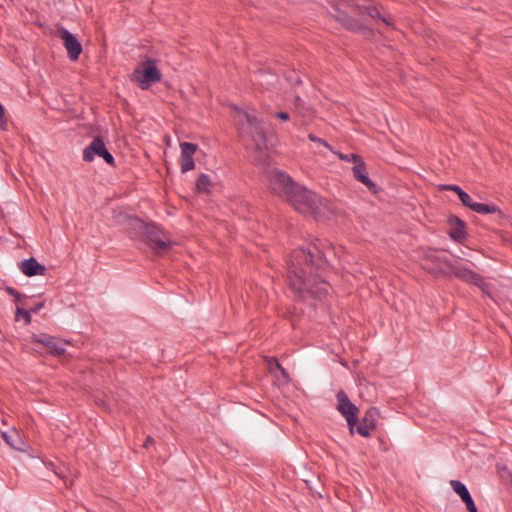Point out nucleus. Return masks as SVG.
Here are the masks:
<instances>
[{"label":"nucleus","instance_id":"obj_1","mask_svg":"<svg viewBox=\"0 0 512 512\" xmlns=\"http://www.w3.org/2000/svg\"><path fill=\"white\" fill-rule=\"evenodd\" d=\"M328 268L329 262L319 241L306 248L294 249L287 260V281L291 291L302 301H322L330 288L325 278Z\"/></svg>","mask_w":512,"mask_h":512},{"label":"nucleus","instance_id":"obj_2","mask_svg":"<svg viewBox=\"0 0 512 512\" xmlns=\"http://www.w3.org/2000/svg\"><path fill=\"white\" fill-rule=\"evenodd\" d=\"M236 111L243 117L239 122V131L242 135H247L255 143L254 161L266 165L268 163V154L265 151L267 135L264 129L263 121L256 114L236 108Z\"/></svg>","mask_w":512,"mask_h":512},{"label":"nucleus","instance_id":"obj_3","mask_svg":"<svg viewBox=\"0 0 512 512\" xmlns=\"http://www.w3.org/2000/svg\"><path fill=\"white\" fill-rule=\"evenodd\" d=\"M285 200L303 214L316 215L321 204V199L317 194L298 183Z\"/></svg>","mask_w":512,"mask_h":512},{"label":"nucleus","instance_id":"obj_4","mask_svg":"<svg viewBox=\"0 0 512 512\" xmlns=\"http://www.w3.org/2000/svg\"><path fill=\"white\" fill-rule=\"evenodd\" d=\"M334 18L337 22H339L344 28L349 31L360 33L365 38H370L374 35V31L372 28L368 26V22L366 18H356L351 16L346 11L337 9Z\"/></svg>","mask_w":512,"mask_h":512},{"label":"nucleus","instance_id":"obj_5","mask_svg":"<svg viewBox=\"0 0 512 512\" xmlns=\"http://www.w3.org/2000/svg\"><path fill=\"white\" fill-rule=\"evenodd\" d=\"M162 74L157 66H137L130 75V81L141 90H148L153 84L161 81Z\"/></svg>","mask_w":512,"mask_h":512},{"label":"nucleus","instance_id":"obj_6","mask_svg":"<svg viewBox=\"0 0 512 512\" xmlns=\"http://www.w3.org/2000/svg\"><path fill=\"white\" fill-rule=\"evenodd\" d=\"M268 180L271 191L284 200L297 184L290 175L281 170L271 171Z\"/></svg>","mask_w":512,"mask_h":512},{"label":"nucleus","instance_id":"obj_7","mask_svg":"<svg viewBox=\"0 0 512 512\" xmlns=\"http://www.w3.org/2000/svg\"><path fill=\"white\" fill-rule=\"evenodd\" d=\"M337 398V410L341 413V415L346 419L349 431L351 434L354 433L355 425L358 422L357 414L359 409L355 404H353L347 394L340 390L336 394Z\"/></svg>","mask_w":512,"mask_h":512},{"label":"nucleus","instance_id":"obj_8","mask_svg":"<svg viewBox=\"0 0 512 512\" xmlns=\"http://www.w3.org/2000/svg\"><path fill=\"white\" fill-rule=\"evenodd\" d=\"M161 233V230L154 224L144 225L143 234L147 245L158 255L163 254L172 246L171 241L161 238Z\"/></svg>","mask_w":512,"mask_h":512},{"label":"nucleus","instance_id":"obj_9","mask_svg":"<svg viewBox=\"0 0 512 512\" xmlns=\"http://www.w3.org/2000/svg\"><path fill=\"white\" fill-rule=\"evenodd\" d=\"M95 156L101 157L109 165H114V157L106 148L101 137H95L83 150V161L92 162Z\"/></svg>","mask_w":512,"mask_h":512},{"label":"nucleus","instance_id":"obj_10","mask_svg":"<svg viewBox=\"0 0 512 512\" xmlns=\"http://www.w3.org/2000/svg\"><path fill=\"white\" fill-rule=\"evenodd\" d=\"M32 342L43 345L51 355L60 356L65 353V344L48 334L33 335Z\"/></svg>","mask_w":512,"mask_h":512},{"label":"nucleus","instance_id":"obj_11","mask_svg":"<svg viewBox=\"0 0 512 512\" xmlns=\"http://www.w3.org/2000/svg\"><path fill=\"white\" fill-rule=\"evenodd\" d=\"M60 38L63 40L64 46L67 50L68 57L71 61H77L80 54L82 53V45L67 29L62 28L60 31Z\"/></svg>","mask_w":512,"mask_h":512},{"label":"nucleus","instance_id":"obj_12","mask_svg":"<svg viewBox=\"0 0 512 512\" xmlns=\"http://www.w3.org/2000/svg\"><path fill=\"white\" fill-rule=\"evenodd\" d=\"M447 268H449L452 274L458 279L474 284L476 278H478L479 274L474 272L473 270L461 265L458 261L456 262H448Z\"/></svg>","mask_w":512,"mask_h":512},{"label":"nucleus","instance_id":"obj_13","mask_svg":"<svg viewBox=\"0 0 512 512\" xmlns=\"http://www.w3.org/2000/svg\"><path fill=\"white\" fill-rule=\"evenodd\" d=\"M450 485L454 492L457 493L465 503L467 510L469 512H477V507L466 485L459 480H452Z\"/></svg>","mask_w":512,"mask_h":512},{"label":"nucleus","instance_id":"obj_14","mask_svg":"<svg viewBox=\"0 0 512 512\" xmlns=\"http://www.w3.org/2000/svg\"><path fill=\"white\" fill-rule=\"evenodd\" d=\"M19 267L21 272L28 277L44 275L46 272V267L40 264L34 257L23 260L20 262Z\"/></svg>","mask_w":512,"mask_h":512},{"label":"nucleus","instance_id":"obj_15","mask_svg":"<svg viewBox=\"0 0 512 512\" xmlns=\"http://www.w3.org/2000/svg\"><path fill=\"white\" fill-rule=\"evenodd\" d=\"M352 171L357 181L365 185L370 191H376V184L369 178L366 165L362 159L353 165Z\"/></svg>","mask_w":512,"mask_h":512},{"label":"nucleus","instance_id":"obj_16","mask_svg":"<svg viewBox=\"0 0 512 512\" xmlns=\"http://www.w3.org/2000/svg\"><path fill=\"white\" fill-rule=\"evenodd\" d=\"M472 211L479 214H495L499 219L504 218V213L495 204L478 203L473 201L469 207Z\"/></svg>","mask_w":512,"mask_h":512},{"label":"nucleus","instance_id":"obj_17","mask_svg":"<svg viewBox=\"0 0 512 512\" xmlns=\"http://www.w3.org/2000/svg\"><path fill=\"white\" fill-rule=\"evenodd\" d=\"M449 223L453 228L449 232L452 240L460 242L466 237L465 223L458 217L453 216L449 218Z\"/></svg>","mask_w":512,"mask_h":512},{"label":"nucleus","instance_id":"obj_18","mask_svg":"<svg viewBox=\"0 0 512 512\" xmlns=\"http://www.w3.org/2000/svg\"><path fill=\"white\" fill-rule=\"evenodd\" d=\"M351 12L357 16L365 18L366 16L371 19H380L381 13L375 6H364L358 4H350Z\"/></svg>","mask_w":512,"mask_h":512},{"label":"nucleus","instance_id":"obj_19","mask_svg":"<svg viewBox=\"0 0 512 512\" xmlns=\"http://www.w3.org/2000/svg\"><path fill=\"white\" fill-rule=\"evenodd\" d=\"M441 189L456 192L461 203L468 208L470 207L471 203L473 202V199L471 198V196L468 193H466L464 190H462L461 187L458 185L446 184V185H442Z\"/></svg>","mask_w":512,"mask_h":512},{"label":"nucleus","instance_id":"obj_20","mask_svg":"<svg viewBox=\"0 0 512 512\" xmlns=\"http://www.w3.org/2000/svg\"><path fill=\"white\" fill-rule=\"evenodd\" d=\"M376 427V423H373V421L368 422L367 417H363L361 421L358 420L357 424L354 428V433H358L359 435L363 437H368L371 434V431L374 430Z\"/></svg>","mask_w":512,"mask_h":512},{"label":"nucleus","instance_id":"obj_21","mask_svg":"<svg viewBox=\"0 0 512 512\" xmlns=\"http://www.w3.org/2000/svg\"><path fill=\"white\" fill-rule=\"evenodd\" d=\"M1 436H2L3 440L5 441V443L7 445H9L11 448L16 449V450L21 449L20 448L21 440H20L19 434L17 433V431L15 429H12L11 431H3L1 433Z\"/></svg>","mask_w":512,"mask_h":512},{"label":"nucleus","instance_id":"obj_22","mask_svg":"<svg viewBox=\"0 0 512 512\" xmlns=\"http://www.w3.org/2000/svg\"><path fill=\"white\" fill-rule=\"evenodd\" d=\"M473 285L477 286L485 295L492 298L494 293V286L491 283L486 282L483 276L479 274Z\"/></svg>","mask_w":512,"mask_h":512},{"label":"nucleus","instance_id":"obj_23","mask_svg":"<svg viewBox=\"0 0 512 512\" xmlns=\"http://www.w3.org/2000/svg\"><path fill=\"white\" fill-rule=\"evenodd\" d=\"M210 184L211 182L208 175L202 173L196 180V190L198 192H209Z\"/></svg>","mask_w":512,"mask_h":512},{"label":"nucleus","instance_id":"obj_24","mask_svg":"<svg viewBox=\"0 0 512 512\" xmlns=\"http://www.w3.org/2000/svg\"><path fill=\"white\" fill-rule=\"evenodd\" d=\"M31 313V310H26L17 306L15 312V320L18 321L20 318H23L25 325H29L32 320Z\"/></svg>","mask_w":512,"mask_h":512},{"label":"nucleus","instance_id":"obj_25","mask_svg":"<svg viewBox=\"0 0 512 512\" xmlns=\"http://www.w3.org/2000/svg\"><path fill=\"white\" fill-rule=\"evenodd\" d=\"M181 155L182 156H193L197 150V145L190 142L180 143Z\"/></svg>","mask_w":512,"mask_h":512},{"label":"nucleus","instance_id":"obj_26","mask_svg":"<svg viewBox=\"0 0 512 512\" xmlns=\"http://www.w3.org/2000/svg\"><path fill=\"white\" fill-rule=\"evenodd\" d=\"M333 154L337 155L339 159L343 160V161H346V162H353V165H355L358 161L361 160V157L358 156L357 154H343L339 151H334L332 149L331 151Z\"/></svg>","mask_w":512,"mask_h":512},{"label":"nucleus","instance_id":"obj_27","mask_svg":"<svg viewBox=\"0 0 512 512\" xmlns=\"http://www.w3.org/2000/svg\"><path fill=\"white\" fill-rule=\"evenodd\" d=\"M195 166L193 156H182L181 155V171L186 173L192 170Z\"/></svg>","mask_w":512,"mask_h":512},{"label":"nucleus","instance_id":"obj_28","mask_svg":"<svg viewBox=\"0 0 512 512\" xmlns=\"http://www.w3.org/2000/svg\"><path fill=\"white\" fill-rule=\"evenodd\" d=\"M428 258L432 261H435L436 263L443 264L447 267L448 262H455L454 260L449 259L445 255L438 254V253H431L428 255Z\"/></svg>","mask_w":512,"mask_h":512},{"label":"nucleus","instance_id":"obj_29","mask_svg":"<svg viewBox=\"0 0 512 512\" xmlns=\"http://www.w3.org/2000/svg\"><path fill=\"white\" fill-rule=\"evenodd\" d=\"M308 139L311 141V142H314V143H317L319 145H322L324 146L325 148H327L328 150L332 151V146L327 142L325 141L324 139L310 133L308 134Z\"/></svg>","mask_w":512,"mask_h":512},{"label":"nucleus","instance_id":"obj_30","mask_svg":"<svg viewBox=\"0 0 512 512\" xmlns=\"http://www.w3.org/2000/svg\"><path fill=\"white\" fill-rule=\"evenodd\" d=\"M5 291L14 298V302L17 304L20 303L21 299L23 298V295L13 287L7 286Z\"/></svg>","mask_w":512,"mask_h":512},{"label":"nucleus","instance_id":"obj_31","mask_svg":"<svg viewBox=\"0 0 512 512\" xmlns=\"http://www.w3.org/2000/svg\"><path fill=\"white\" fill-rule=\"evenodd\" d=\"M378 416V410L374 407L367 410L364 417L368 418V422L373 421V423H376V419Z\"/></svg>","mask_w":512,"mask_h":512},{"label":"nucleus","instance_id":"obj_32","mask_svg":"<svg viewBox=\"0 0 512 512\" xmlns=\"http://www.w3.org/2000/svg\"><path fill=\"white\" fill-rule=\"evenodd\" d=\"M8 123L7 119L4 116V109L2 104L0 103V129L7 130Z\"/></svg>","mask_w":512,"mask_h":512},{"label":"nucleus","instance_id":"obj_33","mask_svg":"<svg viewBox=\"0 0 512 512\" xmlns=\"http://www.w3.org/2000/svg\"><path fill=\"white\" fill-rule=\"evenodd\" d=\"M272 363H273V365H274V366H275V367H276V368L281 372V374H282V375H283L287 380H289V374H288V372L286 371V369H285V368H283V367L281 366V364L278 362V360H277V359H275V358H273V359H272Z\"/></svg>","mask_w":512,"mask_h":512},{"label":"nucleus","instance_id":"obj_34","mask_svg":"<svg viewBox=\"0 0 512 512\" xmlns=\"http://www.w3.org/2000/svg\"><path fill=\"white\" fill-rule=\"evenodd\" d=\"M305 106V102L301 99L300 96L294 97V107L296 110H302Z\"/></svg>","mask_w":512,"mask_h":512},{"label":"nucleus","instance_id":"obj_35","mask_svg":"<svg viewBox=\"0 0 512 512\" xmlns=\"http://www.w3.org/2000/svg\"><path fill=\"white\" fill-rule=\"evenodd\" d=\"M275 117L282 121H287L290 118L289 114L287 112H283V111L277 112L275 114Z\"/></svg>","mask_w":512,"mask_h":512},{"label":"nucleus","instance_id":"obj_36","mask_svg":"<svg viewBox=\"0 0 512 512\" xmlns=\"http://www.w3.org/2000/svg\"><path fill=\"white\" fill-rule=\"evenodd\" d=\"M139 64H147V65L157 64V60H155L153 58L146 57V59L142 60Z\"/></svg>","mask_w":512,"mask_h":512},{"label":"nucleus","instance_id":"obj_37","mask_svg":"<svg viewBox=\"0 0 512 512\" xmlns=\"http://www.w3.org/2000/svg\"><path fill=\"white\" fill-rule=\"evenodd\" d=\"M154 443V439L151 436H148L143 444L145 448H149Z\"/></svg>","mask_w":512,"mask_h":512},{"label":"nucleus","instance_id":"obj_38","mask_svg":"<svg viewBox=\"0 0 512 512\" xmlns=\"http://www.w3.org/2000/svg\"><path fill=\"white\" fill-rule=\"evenodd\" d=\"M380 20L385 23L387 26H391L392 25V18L391 17H382L380 18Z\"/></svg>","mask_w":512,"mask_h":512},{"label":"nucleus","instance_id":"obj_39","mask_svg":"<svg viewBox=\"0 0 512 512\" xmlns=\"http://www.w3.org/2000/svg\"><path fill=\"white\" fill-rule=\"evenodd\" d=\"M43 306H44V303H40V304L36 305L35 308H32L30 310H31L32 313H37L40 309L43 308Z\"/></svg>","mask_w":512,"mask_h":512},{"label":"nucleus","instance_id":"obj_40","mask_svg":"<svg viewBox=\"0 0 512 512\" xmlns=\"http://www.w3.org/2000/svg\"><path fill=\"white\" fill-rule=\"evenodd\" d=\"M301 83H302V80L300 79V77H299V76H297V77L295 78L294 84H295V85H300Z\"/></svg>","mask_w":512,"mask_h":512}]
</instances>
